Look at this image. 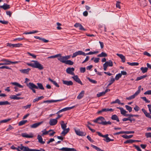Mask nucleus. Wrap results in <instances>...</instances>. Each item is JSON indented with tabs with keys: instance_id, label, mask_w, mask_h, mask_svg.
I'll return each instance as SVG.
<instances>
[{
	"instance_id": "a18cd8bd",
	"label": "nucleus",
	"mask_w": 151,
	"mask_h": 151,
	"mask_svg": "<svg viewBox=\"0 0 151 151\" xmlns=\"http://www.w3.org/2000/svg\"><path fill=\"white\" fill-rule=\"evenodd\" d=\"M11 119H4L0 121V123L7 122L11 120Z\"/></svg>"
},
{
	"instance_id": "6ab92c4d",
	"label": "nucleus",
	"mask_w": 151,
	"mask_h": 151,
	"mask_svg": "<svg viewBox=\"0 0 151 151\" xmlns=\"http://www.w3.org/2000/svg\"><path fill=\"white\" fill-rule=\"evenodd\" d=\"M31 70L29 68L26 69H21L20 70V71L22 73L28 74L29 71Z\"/></svg>"
},
{
	"instance_id": "f3484780",
	"label": "nucleus",
	"mask_w": 151,
	"mask_h": 151,
	"mask_svg": "<svg viewBox=\"0 0 151 151\" xmlns=\"http://www.w3.org/2000/svg\"><path fill=\"white\" fill-rule=\"evenodd\" d=\"M10 6L7 4H4L2 6H0V8H2L4 10H6L9 9L10 8Z\"/></svg>"
},
{
	"instance_id": "5701e85b",
	"label": "nucleus",
	"mask_w": 151,
	"mask_h": 151,
	"mask_svg": "<svg viewBox=\"0 0 151 151\" xmlns=\"http://www.w3.org/2000/svg\"><path fill=\"white\" fill-rule=\"evenodd\" d=\"M138 94H139L138 93H137V92H136L134 94L131 96L129 97H127L126 99H127L128 100H131V99H134L136 96H137Z\"/></svg>"
},
{
	"instance_id": "338daca9",
	"label": "nucleus",
	"mask_w": 151,
	"mask_h": 151,
	"mask_svg": "<svg viewBox=\"0 0 151 151\" xmlns=\"http://www.w3.org/2000/svg\"><path fill=\"white\" fill-rule=\"evenodd\" d=\"M22 45V44L17 43L14 44V47H19L21 45Z\"/></svg>"
},
{
	"instance_id": "a211bd4d",
	"label": "nucleus",
	"mask_w": 151,
	"mask_h": 151,
	"mask_svg": "<svg viewBox=\"0 0 151 151\" xmlns=\"http://www.w3.org/2000/svg\"><path fill=\"white\" fill-rule=\"evenodd\" d=\"M116 55L119 56L122 60V61L124 63L125 61L126 58L122 54L117 53Z\"/></svg>"
},
{
	"instance_id": "c85d7f7f",
	"label": "nucleus",
	"mask_w": 151,
	"mask_h": 151,
	"mask_svg": "<svg viewBox=\"0 0 151 151\" xmlns=\"http://www.w3.org/2000/svg\"><path fill=\"white\" fill-rule=\"evenodd\" d=\"M10 103L7 101H0V105H10Z\"/></svg>"
},
{
	"instance_id": "4c0bfd02",
	"label": "nucleus",
	"mask_w": 151,
	"mask_h": 151,
	"mask_svg": "<svg viewBox=\"0 0 151 151\" xmlns=\"http://www.w3.org/2000/svg\"><path fill=\"white\" fill-rule=\"evenodd\" d=\"M27 122V120H22L20 121L19 124L18 125L19 126H21L24 124L26 122Z\"/></svg>"
},
{
	"instance_id": "f03ea898",
	"label": "nucleus",
	"mask_w": 151,
	"mask_h": 151,
	"mask_svg": "<svg viewBox=\"0 0 151 151\" xmlns=\"http://www.w3.org/2000/svg\"><path fill=\"white\" fill-rule=\"evenodd\" d=\"M21 146L20 149L23 151H45V150L42 148H40V150L30 149L27 147L23 146L22 145Z\"/></svg>"
},
{
	"instance_id": "c756f323",
	"label": "nucleus",
	"mask_w": 151,
	"mask_h": 151,
	"mask_svg": "<svg viewBox=\"0 0 151 151\" xmlns=\"http://www.w3.org/2000/svg\"><path fill=\"white\" fill-rule=\"evenodd\" d=\"M107 56V55L105 52H102L101 54L98 55L97 57H106Z\"/></svg>"
},
{
	"instance_id": "bb28decb",
	"label": "nucleus",
	"mask_w": 151,
	"mask_h": 151,
	"mask_svg": "<svg viewBox=\"0 0 151 151\" xmlns=\"http://www.w3.org/2000/svg\"><path fill=\"white\" fill-rule=\"evenodd\" d=\"M11 84L13 85L17 86L20 88H23V86L21 85L19 83L16 82H11Z\"/></svg>"
},
{
	"instance_id": "72a5a7b5",
	"label": "nucleus",
	"mask_w": 151,
	"mask_h": 151,
	"mask_svg": "<svg viewBox=\"0 0 151 151\" xmlns=\"http://www.w3.org/2000/svg\"><path fill=\"white\" fill-rule=\"evenodd\" d=\"M63 130L61 134H63L65 136L67 134L69 131L70 129L69 128L66 129V130Z\"/></svg>"
},
{
	"instance_id": "6e6552de",
	"label": "nucleus",
	"mask_w": 151,
	"mask_h": 151,
	"mask_svg": "<svg viewBox=\"0 0 151 151\" xmlns=\"http://www.w3.org/2000/svg\"><path fill=\"white\" fill-rule=\"evenodd\" d=\"M75 131L76 134L80 136H85L86 134V133L85 132L81 131L79 129H75Z\"/></svg>"
},
{
	"instance_id": "8fccbe9b",
	"label": "nucleus",
	"mask_w": 151,
	"mask_h": 151,
	"mask_svg": "<svg viewBox=\"0 0 151 151\" xmlns=\"http://www.w3.org/2000/svg\"><path fill=\"white\" fill-rule=\"evenodd\" d=\"M88 80L91 83H97V81H96L95 80H93L92 79H91L90 78H88Z\"/></svg>"
},
{
	"instance_id": "4d7b16f0",
	"label": "nucleus",
	"mask_w": 151,
	"mask_h": 151,
	"mask_svg": "<svg viewBox=\"0 0 151 151\" xmlns=\"http://www.w3.org/2000/svg\"><path fill=\"white\" fill-rule=\"evenodd\" d=\"M0 22L4 24H7L8 23V22L7 21L1 20H0Z\"/></svg>"
},
{
	"instance_id": "e433bc0d",
	"label": "nucleus",
	"mask_w": 151,
	"mask_h": 151,
	"mask_svg": "<svg viewBox=\"0 0 151 151\" xmlns=\"http://www.w3.org/2000/svg\"><path fill=\"white\" fill-rule=\"evenodd\" d=\"M37 85L38 86H37L38 89L39 88L41 90L44 89V88L42 85V83H37Z\"/></svg>"
},
{
	"instance_id": "a19ab883",
	"label": "nucleus",
	"mask_w": 151,
	"mask_h": 151,
	"mask_svg": "<svg viewBox=\"0 0 151 151\" xmlns=\"http://www.w3.org/2000/svg\"><path fill=\"white\" fill-rule=\"evenodd\" d=\"M148 69V68L146 67L144 68L142 67L140 68V70L142 71V72L143 73L147 72V71Z\"/></svg>"
},
{
	"instance_id": "1a4fd4ad",
	"label": "nucleus",
	"mask_w": 151,
	"mask_h": 151,
	"mask_svg": "<svg viewBox=\"0 0 151 151\" xmlns=\"http://www.w3.org/2000/svg\"><path fill=\"white\" fill-rule=\"evenodd\" d=\"M74 70V68L73 67L71 68H68L66 69V72L68 74H70L73 75H74L75 74L73 72Z\"/></svg>"
},
{
	"instance_id": "6e6d98bb",
	"label": "nucleus",
	"mask_w": 151,
	"mask_h": 151,
	"mask_svg": "<svg viewBox=\"0 0 151 151\" xmlns=\"http://www.w3.org/2000/svg\"><path fill=\"white\" fill-rule=\"evenodd\" d=\"M120 2L118 1H116V6L117 8H119V9H121V6H120Z\"/></svg>"
},
{
	"instance_id": "423d86ee",
	"label": "nucleus",
	"mask_w": 151,
	"mask_h": 151,
	"mask_svg": "<svg viewBox=\"0 0 151 151\" xmlns=\"http://www.w3.org/2000/svg\"><path fill=\"white\" fill-rule=\"evenodd\" d=\"M96 133L99 136L103 137L105 138H106L105 139H103L104 141H106L107 142H110V139L108 137V136L109 135L108 134H107L105 135H103L99 132H97Z\"/></svg>"
},
{
	"instance_id": "864d4df0",
	"label": "nucleus",
	"mask_w": 151,
	"mask_h": 151,
	"mask_svg": "<svg viewBox=\"0 0 151 151\" xmlns=\"http://www.w3.org/2000/svg\"><path fill=\"white\" fill-rule=\"evenodd\" d=\"M42 136L47 134L48 133V132L47 131H46V129H45L44 130L42 131Z\"/></svg>"
},
{
	"instance_id": "4be33fe9",
	"label": "nucleus",
	"mask_w": 151,
	"mask_h": 151,
	"mask_svg": "<svg viewBox=\"0 0 151 151\" xmlns=\"http://www.w3.org/2000/svg\"><path fill=\"white\" fill-rule=\"evenodd\" d=\"M111 118L112 120H116L118 122H119V121L118 116L116 114L112 115Z\"/></svg>"
},
{
	"instance_id": "7ed1b4c3",
	"label": "nucleus",
	"mask_w": 151,
	"mask_h": 151,
	"mask_svg": "<svg viewBox=\"0 0 151 151\" xmlns=\"http://www.w3.org/2000/svg\"><path fill=\"white\" fill-rule=\"evenodd\" d=\"M27 86L34 93H36V92L35 89H38L37 86L32 83L29 82L26 84Z\"/></svg>"
},
{
	"instance_id": "f257e3e1",
	"label": "nucleus",
	"mask_w": 151,
	"mask_h": 151,
	"mask_svg": "<svg viewBox=\"0 0 151 151\" xmlns=\"http://www.w3.org/2000/svg\"><path fill=\"white\" fill-rule=\"evenodd\" d=\"M32 62L34 63H28L27 64L29 66L32 67V68H37L40 70H42L43 69V67L40 63L37 60H32Z\"/></svg>"
},
{
	"instance_id": "ddd939ff",
	"label": "nucleus",
	"mask_w": 151,
	"mask_h": 151,
	"mask_svg": "<svg viewBox=\"0 0 151 151\" xmlns=\"http://www.w3.org/2000/svg\"><path fill=\"white\" fill-rule=\"evenodd\" d=\"M63 99H59V100H46V101H43V103H50L52 102H56L58 101H62Z\"/></svg>"
},
{
	"instance_id": "c03bdc74",
	"label": "nucleus",
	"mask_w": 151,
	"mask_h": 151,
	"mask_svg": "<svg viewBox=\"0 0 151 151\" xmlns=\"http://www.w3.org/2000/svg\"><path fill=\"white\" fill-rule=\"evenodd\" d=\"M125 107L127 110H128L130 112L132 111V108L130 106L126 105L125 106Z\"/></svg>"
},
{
	"instance_id": "9b49d317",
	"label": "nucleus",
	"mask_w": 151,
	"mask_h": 151,
	"mask_svg": "<svg viewBox=\"0 0 151 151\" xmlns=\"http://www.w3.org/2000/svg\"><path fill=\"white\" fill-rule=\"evenodd\" d=\"M58 122V120L55 119H50L49 122V124L51 126L55 125Z\"/></svg>"
},
{
	"instance_id": "0eeeda50",
	"label": "nucleus",
	"mask_w": 151,
	"mask_h": 151,
	"mask_svg": "<svg viewBox=\"0 0 151 151\" xmlns=\"http://www.w3.org/2000/svg\"><path fill=\"white\" fill-rule=\"evenodd\" d=\"M82 55L84 56H86L85 53L82 51L79 50L73 54L72 56V58H73L76 57L78 55Z\"/></svg>"
},
{
	"instance_id": "393cba45",
	"label": "nucleus",
	"mask_w": 151,
	"mask_h": 151,
	"mask_svg": "<svg viewBox=\"0 0 151 151\" xmlns=\"http://www.w3.org/2000/svg\"><path fill=\"white\" fill-rule=\"evenodd\" d=\"M22 136L23 137L26 138H32L33 137V136L32 134L29 135L26 133H23L22 134Z\"/></svg>"
},
{
	"instance_id": "bf43d9fd",
	"label": "nucleus",
	"mask_w": 151,
	"mask_h": 151,
	"mask_svg": "<svg viewBox=\"0 0 151 151\" xmlns=\"http://www.w3.org/2000/svg\"><path fill=\"white\" fill-rule=\"evenodd\" d=\"M145 135L147 138L151 137V132L146 133Z\"/></svg>"
},
{
	"instance_id": "37998d69",
	"label": "nucleus",
	"mask_w": 151,
	"mask_h": 151,
	"mask_svg": "<svg viewBox=\"0 0 151 151\" xmlns=\"http://www.w3.org/2000/svg\"><path fill=\"white\" fill-rule=\"evenodd\" d=\"M147 76V75H144L142 76H141L139 77H137V78L136 80L137 81H138L142 79H143L144 78H146Z\"/></svg>"
},
{
	"instance_id": "e2e57ef3",
	"label": "nucleus",
	"mask_w": 151,
	"mask_h": 151,
	"mask_svg": "<svg viewBox=\"0 0 151 151\" xmlns=\"http://www.w3.org/2000/svg\"><path fill=\"white\" fill-rule=\"evenodd\" d=\"M59 150L62 151H68L67 147H63L59 149Z\"/></svg>"
},
{
	"instance_id": "b1692460",
	"label": "nucleus",
	"mask_w": 151,
	"mask_h": 151,
	"mask_svg": "<svg viewBox=\"0 0 151 151\" xmlns=\"http://www.w3.org/2000/svg\"><path fill=\"white\" fill-rule=\"evenodd\" d=\"M84 91H83L79 94L77 97V98L78 99H81L84 96Z\"/></svg>"
},
{
	"instance_id": "79ce46f5",
	"label": "nucleus",
	"mask_w": 151,
	"mask_h": 151,
	"mask_svg": "<svg viewBox=\"0 0 151 151\" xmlns=\"http://www.w3.org/2000/svg\"><path fill=\"white\" fill-rule=\"evenodd\" d=\"M73 62L70 60H67L65 63V64L70 65H72L73 64Z\"/></svg>"
},
{
	"instance_id": "dca6fc26",
	"label": "nucleus",
	"mask_w": 151,
	"mask_h": 151,
	"mask_svg": "<svg viewBox=\"0 0 151 151\" xmlns=\"http://www.w3.org/2000/svg\"><path fill=\"white\" fill-rule=\"evenodd\" d=\"M117 108L120 110L121 114L123 115L124 116H126V115L127 114L126 113L127 112L126 110H124L122 107H117Z\"/></svg>"
},
{
	"instance_id": "0e129e2a",
	"label": "nucleus",
	"mask_w": 151,
	"mask_h": 151,
	"mask_svg": "<svg viewBox=\"0 0 151 151\" xmlns=\"http://www.w3.org/2000/svg\"><path fill=\"white\" fill-rule=\"evenodd\" d=\"M143 53L144 55H146L148 57L151 56V55L147 51H145Z\"/></svg>"
},
{
	"instance_id": "603ef678",
	"label": "nucleus",
	"mask_w": 151,
	"mask_h": 151,
	"mask_svg": "<svg viewBox=\"0 0 151 151\" xmlns=\"http://www.w3.org/2000/svg\"><path fill=\"white\" fill-rule=\"evenodd\" d=\"M86 70V68L85 67H81L80 68V71L81 73H84Z\"/></svg>"
},
{
	"instance_id": "49530a36",
	"label": "nucleus",
	"mask_w": 151,
	"mask_h": 151,
	"mask_svg": "<svg viewBox=\"0 0 151 151\" xmlns=\"http://www.w3.org/2000/svg\"><path fill=\"white\" fill-rule=\"evenodd\" d=\"M60 55V54H57L54 55H52L48 57V58H58L59 56Z\"/></svg>"
},
{
	"instance_id": "7c9ffc66",
	"label": "nucleus",
	"mask_w": 151,
	"mask_h": 151,
	"mask_svg": "<svg viewBox=\"0 0 151 151\" xmlns=\"http://www.w3.org/2000/svg\"><path fill=\"white\" fill-rule=\"evenodd\" d=\"M105 63H106V65L107 66V67L108 66L111 67L113 65V62L111 60L106 62Z\"/></svg>"
},
{
	"instance_id": "680f3d73",
	"label": "nucleus",
	"mask_w": 151,
	"mask_h": 151,
	"mask_svg": "<svg viewBox=\"0 0 151 151\" xmlns=\"http://www.w3.org/2000/svg\"><path fill=\"white\" fill-rule=\"evenodd\" d=\"M57 25H58V27H57V28L58 29L60 30L62 28L60 27V26L61 25V24L59 22L57 23Z\"/></svg>"
},
{
	"instance_id": "2eb2a0df",
	"label": "nucleus",
	"mask_w": 151,
	"mask_h": 151,
	"mask_svg": "<svg viewBox=\"0 0 151 151\" xmlns=\"http://www.w3.org/2000/svg\"><path fill=\"white\" fill-rule=\"evenodd\" d=\"M62 81L63 84L68 86L72 85L73 84V82L71 81H67L63 80Z\"/></svg>"
},
{
	"instance_id": "de8ad7c7",
	"label": "nucleus",
	"mask_w": 151,
	"mask_h": 151,
	"mask_svg": "<svg viewBox=\"0 0 151 151\" xmlns=\"http://www.w3.org/2000/svg\"><path fill=\"white\" fill-rule=\"evenodd\" d=\"M75 107V106H73L70 107H66V108H63V110H64V111H66L67 110H68L72 109L74 108Z\"/></svg>"
},
{
	"instance_id": "9d476101",
	"label": "nucleus",
	"mask_w": 151,
	"mask_h": 151,
	"mask_svg": "<svg viewBox=\"0 0 151 151\" xmlns=\"http://www.w3.org/2000/svg\"><path fill=\"white\" fill-rule=\"evenodd\" d=\"M58 54L60 55L58 57V60L62 63H65V62L67 60H66L65 56H62L61 54Z\"/></svg>"
},
{
	"instance_id": "c9c22d12",
	"label": "nucleus",
	"mask_w": 151,
	"mask_h": 151,
	"mask_svg": "<svg viewBox=\"0 0 151 151\" xmlns=\"http://www.w3.org/2000/svg\"><path fill=\"white\" fill-rule=\"evenodd\" d=\"M91 146L93 148L95 149L96 150L98 151H105L104 150H102L100 149L99 148L97 147V146H95L93 145H91Z\"/></svg>"
},
{
	"instance_id": "cd10ccee",
	"label": "nucleus",
	"mask_w": 151,
	"mask_h": 151,
	"mask_svg": "<svg viewBox=\"0 0 151 151\" xmlns=\"http://www.w3.org/2000/svg\"><path fill=\"white\" fill-rule=\"evenodd\" d=\"M10 98L11 99H17L19 100L20 99H22V98L20 97H19L17 96L16 95H11L10 96Z\"/></svg>"
},
{
	"instance_id": "473e14b6",
	"label": "nucleus",
	"mask_w": 151,
	"mask_h": 151,
	"mask_svg": "<svg viewBox=\"0 0 151 151\" xmlns=\"http://www.w3.org/2000/svg\"><path fill=\"white\" fill-rule=\"evenodd\" d=\"M135 140H133L131 139H129L127 140L126 141H125L124 142V143L125 144H128V143H130L132 144L133 143L135 142Z\"/></svg>"
},
{
	"instance_id": "69168bd1",
	"label": "nucleus",
	"mask_w": 151,
	"mask_h": 151,
	"mask_svg": "<svg viewBox=\"0 0 151 151\" xmlns=\"http://www.w3.org/2000/svg\"><path fill=\"white\" fill-rule=\"evenodd\" d=\"M134 109L135 111H138L139 109V108L137 105H136L134 108Z\"/></svg>"
},
{
	"instance_id": "58836bf2",
	"label": "nucleus",
	"mask_w": 151,
	"mask_h": 151,
	"mask_svg": "<svg viewBox=\"0 0 151 151\" xmlns=\"http://www.w3.org/2000/svg\"><path fill=\"white\" fill-rule=\"evenodd\" d=\"M133 136V135H123L122 136V137L126 139H129L131 138Z\"/></svg>"
},
{
	"instance_id": "2f4dec72",
	"label": "nucleus",
	"mask_w": 151,
	"mask_h": 151,
	"mask_svg": "<svg viewBox=\"0 0 151 151\" xmlns=\"http://www.w3.org/2000/svg\"><path fill=\"white\" fill-rule=\"evenodd\" d=\"M110 78H111V80L109 82V83L107 87H108L109 86L111 85L115 81V79L113 78V76H111Z\"/></svg>"
},
{
	"instance_id": "774afa93",
	"label": "nucleus",
	"mask_w": 151,
	"mask_h": 151,
	"mask_svg": "<svg viewBox=\"0 0 151 151\" xmlns=\"http://www.w3.org/2000/svg\"><path fill=\"white\" fill-rule=\"evenodd\" d=\"M145 95H151V90H148L145 92L144 93Z\"/></svg>"
},
{
	"instance_id": "09e8293b",
	"label": "nucleus",
	"mask_w": 151,
	"mask_h": 151,
	"mask_svg": "<svg viewBox=\"0 0 151 151\" xmlns=\"http://www.w3.org/2000/svg\"><path fill=\"white\" fill-rule=\"evenodd\" d=\"M121 74L120 73H119L116 75L115 79V80H118L121 77Z\"/></svg>"
},
{
	"instance_id": "f704fd0d",
	"label": "nucleus",
	"mask_w": 151,
	"mask_h": 151,
	"mask_svg": "<svg viewBox=\"0 0 151 151\" xmlns=\"http://www.w3.org/2000/svg\"><path fill=\"white\" fill-rule=\"evenodd\" d=\"M91 146L93 148L95 149L96 150L98 151H105L104 150H102L100 149L99 148L97 147V146H95L93 145H91Z\"/></svg>"
},
{
	"instance_id": "39448f33",
	"label": "nucleus",
	"mask_w": 151,
	"mask_h": 151,
	"mask_svg": "<svg viewBox=\"0 0 151 151\" xmlns=\"http://www.w3.org/2000/svg\"><path fill=\"white\" fill-rule=\"evenodd\" d=\"M1 61L2 62H4V63H0V66L4 65H10L11 64H15L19 62V61L12 62L6 59H2L1 60Z\"/></svg>"
},
{
	"instance_id": "aec40b11",
	"label": "nucleus",
	"mask_w": 151,
	"mask_h": 151,
	"mask_svg": "<svg viewBox=\"0 0 151 151\" xmlns=\"http://www.w3.org/2000/svg\"><path fill=\"white\" fill-rule=\"evenodd\" d=\"M37 139H38V142L40 143L43 144L45 143V142L43 141V139L42 137L40 135L37 136Z\"/></svg>"
},
{
	"instance_id": "3c124183",
	"label": "nucleus",
	"mask_w": 151,
	"mask_h": 151,
	"mask_svg": "<svg viewBox=\"0 0 151 151\" xmlns=\"http://www.w3.org/2000/svg\"><path fill=\"white\" fill-rule=\"evenodd\" d=\"M105 94L104 92H100L99 93L97 94V97H99L101 96L104 95Z\"/></svg>"
},
{
	"instance_id": "ea45409f",
	"label": "nucleus",
	"mask_w": 151,
	"mask_h": 151,
	"mask_svg": "<svg viewBox=\"0 0 151 151\" xmlns=\"http://www.w3.org/2000/svg\"><path fill=\"white\" fill-rule=\"evenodd\" d=\"M127 63L129 65L131 66H137L139 64L138 63L135 62L130 63L128 62Z\"/></svg>"
},
{
	"instance_id": "f8f14e48",
	"label": "nucleus",
	"mask_w": 151,
	"mask_h": 151,
	"mask_svg": "<svg viewBox=\"0 0 151 151\" xmlns=\"http://www.w3.org/2000/svg\"><path fill=\"white\" fill-rule=\"evenodd\" d=\"M72 77V78L76 82H78V83L82 85L83 83L80 80V79L78 77V76L77 75L75 76Z\"/></svg>"
},
{
	"instance_id": "052dcab7",
	"label": "nucleus",
	"mask_w": 151,
	"mask_h": 151,
	"mask_svg": "<svg viewBox=\"0 0 151 151\" xmlns=\"http://www.w3.org/2000/svg\"><path fill=\"white\" fill-rule=\"evenodd\" d=\"M6 46L7 47H9L12 48L14 47V44H12L10 43H8L7 44Z\"/></svg>"
},
{
	"instance_id": "5fc2aeb1",
	"label": "nucleus",
	"mask_w": 151,
	"mask_h": 151,
	"mask_svg": "<svg viewBox=\"0 0 151 151\" xmlns=\"http://www.w3.org/2000/svg\"><path fill=\"white\" fill-rule=\"evenodd\" d=\"M133 147H135V148L136 149L137 151H142L141 150L139 146L134 145H133Z\"/></svg>"
},
{
	"instance_id": "412c9836",
	"label": "nucleus",
	"mask_w": 151,
	"mask_h": 151,
	"mask_svg": "<svg viewBox=\"0 0 151 151\" xmlns=\"http://www.w3.org/2000/svg\"><path fill=\"white\" fill-rule=\"evenodd\" d=\"M67 123L64 124V121H62L61 122L60 124L62 129L63 130H66L67 127Z\"/></svg>"
},
{
	"instance_id": "4468645a",
	"label": "nucleus",
	"mask_w": 151,
	"mask_h": 151,
	"mask_svg": "<svg viewBox=\"0 0 151 151\" xmlns=\"http://www.w3.org/2000/svg\"><path fill=\"white\" fill-rule=\"evenodd\" d=\"M43 121H42L37 123H35L31 125L30 126V127L32 128H36L38 127L39 125L42 124L43 123Z\"/></svg>"
},
{
	"instance_id": "a878e982",
	"label": "nucleus",
	"mask_w": 151,
	"mask_h": 151,
	"mask_svg": "<svg viewBox=\"0 0 151 151\" xmlns=\"http://www.w3.org/2000/svg\"><path fill=\"white\" fill-rule=\"evenodd\" d=\"M48 80L50 81L53 84H54L56 87H59V86L57 83L55 81H53V80L51 79L50 78H48Z\"/></svg>"
},
{
	"instance_id": "13d9d810",
	"label": "nucleus",
	"mask_w": 151,
	"mask_h": 151,
	"mask_svg": "<svg viewBox=\"0 0 151 151\" xmlns=\"http://www.w3.org/2000/svg\"><path fill=\"white\" fill-rule=\"evenodd\" d=\"M125 134V131H120L114 134V135H118L120 134Z\"/></svg>"
},
{
	"instance_id": "20e7f679",
	"label": "nucleus",
	"mask_w": 151,
	"mask_h": 151,
	"mask_svg": "<svg viewBox=\"0 0 151 151\" xmlns=\"http://www.w3.org/2000/svg\"><path fill=\"white\" fill-rule=\"evenodd\" d=\"M105 120V119L104 117L100 116L97 118L96 119L93 120V121L95 123L104 125Z\"/></svg>"
}]
</instances>
